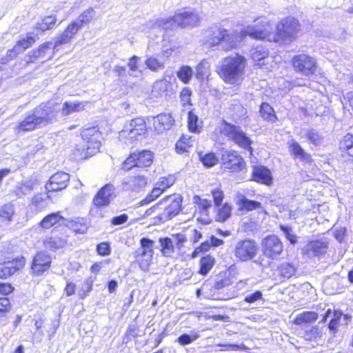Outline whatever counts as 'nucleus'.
Here are the masks:
<instances>
[{"label": "nucleus", "mask_w": 353, "mask_h": 353, "mask_svg": "<svg viewBox=\"0 0 353 353\" xmlns=\"http://www.w3.org/2000/svg\"><path fill=\"white\" fill-rule=\"evenodd\" d=\"M56 111L49 101L37 105L14 127L17 133L32 132L52 122Z\"/></svg>", "instance_id": "f257e3e1"}, {"label": "nucleus", "mask_w": 353, "mask_h": 353, "mask_svg": "<svg viewBox=\"0 0 353 353\" xmlns=\"http://www.w3.org/2000/svg\"><path fill=\"white\" fill-rule=\"evenodd\" d=\"M246 65V58L240 53H234L223 57L215 72L224 83L236 84L243 79Z\"/></svg>", "instance_id": "f03ea898"}, {"label": "nucleus", "mask_w": 353, "mask_h": 353, "mask_svg": "<svg viewBox=\"0 0 353 353\" xmlns=\"http://www.w3.org/2000/svg\"><path fill=\"white\" fill-rule=\"evenodd\" d=\"M301 27L297 17L292 15L284 17L277 22L272 40L281 45L291 43L298 38Z\"/></svg>", "instance_id": "7ed1b4c3"}, {"label": "nucleus", "mask_w": 353, "mask_h": 353, "mask_svg": "<svg viewBox=\"0 0 353 353\" xmlns=\"http://www.w3.org/2000/svg\"><path fill=\"white\" fill-rule=\"evenodd\" d=\"M148 117H137L129 120L119 133V138L125 143H133L147 137L149 126Z\"/></svg>", "instance_id": "20e7f679"}, {"label": "nucleus", "mask_w": 353, "mask_h": 353, "mask_svg": "<svg viewBox=\"0 0 353 353\" xmlns=\"http://www.w3.org/2000/svg\"><path fill=\"white\" fill-rule=\"evenodd\" d=\"M155 159L154 152L149 149L130 152L120 165V170L127 172L133 169L146 170L151 167Z\"/></svg>", "instance_id": "39448f33"}, {"label": "nucleus", "mask_w": 353, "mask_h": 353, "mask_svg": "<svg viewBox=\"0 0 353 353\" xmlns=\"http://www.w3.org/2000/svg\"><path fill=\"white\" fill-rule=\"evenodd\" d=\"M221 123L223 126L221 133L228 141H232L239 148L248 151L250 155L253 154L252 140L239 125L231 123L225 120H222Z\"/></svg>", "instance_id": "423d86ee"}, {"label": "nucleus", "mask_w": 353, "mask_h": 353, "mask_svg": "<svg viewBox=\"0 0 353 353\" xmlns=\"http://www.w3.org/2000/svg\"><path fill=\"white\" fill-rule=\"evenodd\" d=\"M248 163L237 150H225L221 156V169L230 174L246 173Z\"/></svg>", "instance_id": "0eeeda50"}, {"label": "nucleus", "mask_w": 353, "mask_h": 353, "mask_svg": "<svg viewBox=\"0 0 353 353\" xmlns=\"http://www.w3.org/2000/svg\"><path fill=\"white\" fill-rule=\"evenodd\" d=\"M272 23L265 17H257L254 21V25L248 26L246 30L241 32V37L249 36L255 40L273 42L274 32H272Z\"/></svg>", "instance_id": "6e6552de"}, {"label": "nucleus", "mask_w": 353, "mask_h": 353, "mask_svg": "<svg viewBox=\"0 0 353 353\" xmlns=\"http://www.w3.org/2000/svg\"><path fill=\"white\" fill-rule=\"evenodd\" d=\"M259 247L257 242L252 239L239 240L232 250L233 254L239 263L252 261L257 256Z\"/></svg>", "instance_id": "1a4fd4ad"}, {"label": "nucleus", "mask_w": 353, "mask_h": 353, "mask_svg": "<svg viewBox=\"0 0 353 353\" xmlns=\"http://www.w3.org/2000/svg\"><path fill=\"white\" fill-rule=\"evenodd\" d=\"M168 203L163 212L153 218L152 225H159L176 216L183 210V198L181 194H173L167 197Z\"/></svg>", "instance_id": "9d476101"}, {"label": "nucleus", "mask_w": 353, "mask_h": 353, "mask_svg": "<svg viewBox=\"0 0 353 353\" xmlns=\"http://www.w3.org/2000/svg\"><path fill=\"white\" fill-rule=\"evenodd\" d=\"M154 241L146 237L140 239L141 250L134 253V262L143 271H148L152 263Z\"/></svg>", "instance_id": "9b49d317"}, {"label": "nucleus", "mask_w": 353, "mask_h": 353, "mask_svg": "<svg viewBox=\"0 0 353 353\" xmlns=\"http://www.w3.org/2000/svg\"><path fill=\"white\" fill-rule=\"evenodd\" d=\"M210 194L212 196L214 205L216 207V221L219 223H223L232 215V205L228 202L222 204L225 194L221 185L212 189Z\"/></svg>", "instance_id": "f8f14e48"}, {"label": "nucleus", "mask_w": 353, "mask_h": 353, "mask_svg": "<svg viewBox=\"0 0 353 353\" xmlns=\"http://www.w3.org/2000/svg\"><path fill=\"white\" fill-rule=\"evenodd\" d=\"M291 65L294 72L305 77L315 74L317 69L315 59L305 53L294 55L291 59Z\"/></svg>", "instance_id": "ddd939ff"}, {"label": "nucleus", "mask_w": 353, "mask_h": 353, "mask_svg": "<svg viewBox=\"0 0 353 353\" xmlns=\"http://www.w3.org/2000/svg\"><path fill=\"white\" fill-rule=\"evenodd\" d=\"M193 204L194 206V216L196 221L203 225H208L212 223L210 210L214 203L212 201L204 196V195H194L193 196Z\"/></svg>", "instance_id": "4468645a"}, {"label": "nucleus", "mask_w": 353, "mask_h": 353, "mask_svg": "<svg viewBox=\"0 0 353 353\" xmlns=\"http://www.w3.org/2000/svg\"><path fill=\"white\" fill-rule=\"evenodd\" d=\"M263 256L268 259L276 260L283 254L284 245L282 240L276 234H268L261 243Z\"/></svg>", "instance_id": "2eb2a0df"}, {"label": "nucleus", "mask_w": 353, "mask_h": 353, "mask_svg": "<svg viewBox=\"0 0 353 353\" xmlns=\"http://www.w3.org/2000/svg\"><path fill=\"white\" fill-rule=\"evenodd\" d=\"M52 257L44 250H39L33 255L30 265V272L33 276H42L48 272L52 265Z\"/></svg>", "instance_id": "dca6fc26"}, {"label": "nucleus", "mask_w": 353, "mask_h": 353, "mask_svg": "<svg viewBox=\"0 0 353 353\" xmlns=\"http://www.w3.org/2000/svg\"><path fill=\"white\" fill-rule=\"evenodd\" d=\"M233 37L229 30L221 27L215 26L211 30L208 37V42L210 46H216L223 43H228V45L223 48V51L229 52L235 49L236 45L233 43Z\"/></svg>", "instance_id": "f3484780"}, {"label": "nucleus", "mask_w": 353, "mask_h": 353, "mask_svg": "<svg viewBox=\"0 0 353 353\" xmlns=\"http://www.w3.org/2000/svg\"><path fill=\"white\" fill-rule=\"evenodd\" d=\"M82 144H76L72 148L73 157L79 160L91 158L100 152L101 141H82Z\"/></svg>", "instance_id": "a211bd4d"}, {"label": "nucleus", "mask_w": 353, "mask_h": 353, "mask_svg": "<svg viewBox=\"0 0 353 353\" xmlns=\"http://www.w3.org/2000/svg\"><path fill=\"white\" fill-rule=\"evenodd\" d=\"M38 37L32 32H28L26 37L17 40L14 46L9 49L6 52V59L10 61L17 57V55L26 50L30 48L36 43Z\"/></svg>", "instance_id": "6ab92c4d"}, {"label": "nucleus", "mask_w": 353, "mask_h": 353, "mask_svg": "<svg viewBox=\"0 0 353 353\" xmlns=\"http://www.w3.org/2000/svg\"><path fill=\"white\" fill-rule=\"evenodd\" d=\"M114 187L108 183L101 187L95 194L92 199V208L100 210L108 207L114 197Z\"/></svg>", "instance_id": "aec40b11"}, {"label": "nucleus", "mask_w": 353, "mask_h": 353, "mask_svg": "<svg viewBox=\"0 0 353 353\" xmlns=\"http://www.w3.org/2000/svg\"><path fill=\"white\" fill-rule=\"evenodd\" d=\"M173 16L177 28L195 27L201 21L197 12L187 10L186 8L175 12Z\"/></svg>", "instance_id": "412c9836"}, {"label": "nucleus", "mask_w": 353, "mask_h": 353, "mask_svg": "<svg viewBox=\"0 0 353 353\" xmlns=\"http://www.w3.org/2000/svg\"><path fill=\"white\" fill-rule=\"evenodd\" d=\"M68 220L62 215L61 212H53L44 216L39 222V226L43 230H55L67 226Z\"/></svg>", "instance_id": "4be33fe9"}, {"label": "nucleus", "mask_w": 353, "mask_h": 353, "mask_svg": "<svg viewBox=\"0 0 353 353\" xmlns=\"http://www.w3.org/2000/svg\"><path fill=\"white\" fill-rule=\"evenodd\" d=\"M250 181L267 186L273 185V176L270 169L263 165H255L252 168Z\"/></svg>", "instance_id": "5701e85b"}, {"label": "nucleus", "mask_w": 353, "mask_h": 353, "mask_svg": "<svg viewBox=\"0 0 353 353\" xmlns=\"http://www.w3.org/2000/svg\"><path fill=\"white\" fill-rule=\"evenodd\" d=\"M329 241L325 239H312L307 241L304 254L316 257L325 256L329 249Z\"/></svg>", "instance_id": "b1692460"}, {"label": "nucleus", "mask_w": 353, "mask_h": 353, "mask_svg": "<svg viewBox=\"0 0 353 353\" xmlns=\"http://www.w3.org/2000/svg\"><path fill=\"white\" fill-rule=\"evenodd\" d=\"M70 181V175L65 172H57L48 179L46 188L48 192H54L64 190Z\"/></svg>", "instance_id": "393cba45"}, {"label": "nucleus", "mask_w": 353, "mask_h": 353, "mask_svg": "<svg viewBox=\"0 0 353 353\" xmlns=\"http://www.w3.org/2000/svg\"><path fill=\"white\" fill-rule=\"evenodd\" d=\"M338 150L341 158L353 163V133L347 132L339 139Z\"/></svg>", "instance_id": "a878e982"}, {"label": "nucleus", "mask_w": 353, "mask_h": 353, "mask_svg": "<svg viewBox=\"0 0 353 353\" xmlns=\"http://www.w3.org/2000/svg\"><path fill=\"white\" fill-rule=\"evenodd\" d=\"M174 123L175 120L170 112H162L153 117V127L157 133L169 130Z\"/></svg>", "instance_id": "bb28decb"}, {"label": "nucleus", "mask_w": 353, "mask_h": 353, "mask_svg": "<svg viewBox=\"0 0 353 353\" xmlns=\"http://www.w3.org/2000/svg\"><path fill=\"white\" fill-rule=\"evenodd\" d=\"M81 28L74 21L70 22L63 32L57 37L54 48L70 43L78 33Z\"/></svg>", "instance_id": "cd10ccee"}, {"label": "nucleus", "mask_w": 353, "mask_h": 353, "mask_svg": "<svg viewBox=\"0 0 353 353\" xmlns=\"http://www.w3.org/2000/svg\"><path fill=\"white\" fill-rule=\"evenodd\" d=\"M290 155L294 159H299L304 164H311L313 159L310 153H307L302 146L296 141H292L288 145Z\"/></svg>", "instance_id": "c85d7f7f"}, {"label": "nucleus", "mask_w": 353, "mask_h": 353, "mask_svg": "<svg viewBox=\"0 0 353 353\" xmlns=\"http://www.w3.org/2000/svg\"><path fill=\"white\" fill-rule=\"evenodd\" d=\"M290 155L294 159H299L304 164H311L313 159L310 153H307L302 146L296 141H292L288 145Z\"/></svg>", "instance_id": "c756f323"}, {"label": "nucleus", "mask_w": 353, "mask_h": 353, "mask_svg": "<svg viewBox=\"0 0 353 353\" xmlns=\"http://www.w3.org/2000/svg\"><path fill=\"white\" fill-rule=\"evenodd\" d=\"M290 155L294 159H299L304 164H311L313 159L310 153H307L302 146L296 141H292L288 145Z\"/></svg>", "instance_id": "7c9ffc66"}, {"label": "nucleus", "mask_w": 353, "mask_h": 353, "mask_svg": "<svg viewBox=\"0 0 353 353\" xmlns=\"http://www.w3.org/2000/svg\"><path fill=\"white\" fill-rule=\"evenodd\" d=\"M80 137L82 141H101L102 132L97 125L83 127L80 130Z\"/></svg>", "instance_id": "2f4dec72"}, {"label": "nucleus", "mask_w": 353, "mask_h": 353, "mask_svg": "<svg viewBox=\"0 0 353 353\" xmlns=\"http://www.w3.org/2000/svg\"><path fill=\"white\" fill-rule=\"evenodd\" d=\"M4 261L12 276L24 270L27 263L26 258L23 255H18Z\"/></svg>", "instance_id": "473e14b6"}, {"label": "nucleus", "mask_w": 353, "mask_h": 353, "mask_svg": "<svg viewBox=\"0 0 353 353\" xmlns=\"http://www.w3.org/2000/svg\"><path fill=\"white\" fill-rule=\"evenodd\" d=\"M318 318L319 315L314 311H303L294 317L292 323L294 325L302 327L314 323Z\"/></svg>", "instance_id": "72a5a7b5"}, {"label": "nucleus", "mask_w": 353, "mask_h": 353, "mask_svg": "<svg viewBox=\"0 0 353 353\" xmlns=\"http://www.w3.org/2000/svg\"><path fill=\"white\" fill-rule=\"evenodd\" d=\"M42 244L46 250L56 252L66 245L67 240L61 236H50L43 239Z\"/></svg>", "instance_id": "f704fd0d"}, {"label": "nucleus", "mask_w": 353, "mask_h": 353, "mask_svg": "<svg viewBox=\"0 0 353 353\" xmlns=\"http://www.w3.org/2000/svg\"><path fill=\"white\" fill-rule=\"evenodd\" d=\"M187 128L190 132L194 134H200L203 130V122L199 119L193 110L188 112Z\"/></svg>", "instance_id": "c9c22d12"}, {"label": "nucleus", "mask_w": 353, "mask_h": 353, "mask_svg": "<svg viewBox=\"0 0 353 353\" xmlns=\"http://www.w3.org/2000/svg\"><path fill=\"white\" fill-rule=\"evenodd\" d=\"M215 263L216 259L212 255L206 254L202 256L199 261L197 273L203 276H206L212 270Z\"/></svg>", "instance_id": "e433bc0d"}, {"label": "nucleus", "mask_w": 353, "mask_h": 353, "mask_svg": "<svg viewBox=\"0 0 353 353\" xmlns=\"http://www.w3.org/2000/svg\"><path fill=\"white\" fill-rule=\"evenodd\" d=\"M199 160L202 165L207 168H210L216 165L219 162V157L216 152L208 151L204 152L199 151L197 152Z\"/></svg>", "instance_id": "4c0bfd02"}, {"label": "nucleus", "mask_w": 353, "mask_h": 353, "mask_svg": "<svg viewBox=\"0 0 353 353\" xmlns=\"http://www.w3.org/2000/svg\"><path fill=\"white\" fill-rule=\"evenodd\" d=\"M296 267L293 263L283 262L276 268L278 276L283 279H288L295 275Z\"/></svg>", "instance_id": "58836bf2"}, {"label": "nucleus", "mask_w": 353, "mask_h": 353, "mask_svg": "<svg viewBox=\"0 0 353 353\" xmlns=\"http://www.w3.org/2000/svg\"><path fill=\"white\" fill-rule=\"evenodd\" d=\"M192 137L183 134L175 143V150L177 154L188 152L193 146Z\"/></svg>", "instance_id": "ea45409f"}, {"label": "nucleus", "mask_w": 353, "mask_h": 353, "mask_svg": "<svg viewBox=\"0 0 353 353\" xmlns=\"http://www.w3.org/2000/svg\"><path fill=\"white\" fill-rule=\"evenodd\" d=\"M323 329L318 325H313L303 333V338L310 342H318L323 340Z\"/></svg>", "instance_id": "a19ab883"}, {"label": "nucleus", "mask_w": 353, "mask_h": 353, "mask_svg": "<svg viewBox=\"0 0 353 353\" xmlns=\"http://www.w3.org/2000/svg\"><path fill=\"white\" fill-rule=\"evenodd\" d=\"M237 205L239 210L242 212H250L262 208L261 202L256 200L249 199L245 196H241L239 199Z\"/></svg>", "instance_id": "79ce46f5"}, {"label": "nucleus", "mask_w": 353, "mask_h": 353, "mask_svg": "<svg viewBox=\"0 0 353 353\" xmlns=\"http://www.w3.org/2000/svg\"><path fill=\"white\" fill-rule=\"evenodd\" d=\"M57 21V19L55 15L45 16L40 21L36 23L34 29L37 32H44L52 29L55 26Z\"/></svg>", "instance_id": "37998d69"}, {"label": "nucleus", "mask_w": 353, "mask_h": 353, "mask_svg": "<svg viewBox=\"0 0 353 353\" xmlns=\"http://www.w3.org/2000/svg\"><path fill=\"white\" fill-rule=\"evenodd\" d=\"M343 315V312L339 310H334L332 312V318L327 324V328L332 336H335L339 331Z\"/></svg>", "instance_id": "c03bdc74"}, {"label": "nucleus", "mask_w": 353, "mask_h": 353, "mask_svg": "<svg viewBox=\"0 0 353 353\" xmlns=\"http://www.w3.org/2000/svg\"><path fill=\"white\" fill-rule=\"evenodd\" d=\"M259 112L261 117L268 122L275 123L278 121V117L274 108L267 102L261 103Z\"/></svg>", "instance_id": "a18cd8bd"}, {"label": "nucleus", "mask_w": 353, "mask_h": 353, "mask_svg": "<svg viewBox=\"0 0 353 353\" xmlns=\"http://www.w3.org/2000/svg\"><path fill=\"white\" fill-rule=\"evenodd\" d=\"M268 50L262 46H257L251 50L250 57L258 65H262L263 63L261 61L268 58Z\"/></svg>", "instance_id": "49530a36"}, {"label": "nucleus", "mask_w": 353, "mask_h": 353, "mask_svg": "<svg viewBox=\"0 0 353 353\" xmlns=\"http://www.w3.org/2000/svg\"><path fill=\"white\" fill-rule=\"evenodd\" d=\"M161 252L163 256L171 257L174 253V245L172 239L169 237L160 238Z\"/></svg>", "instance_id": "de8ad7c7"}, {"label": "nucleus", "mask_w": 353, "mask_h": 353, "mask_svg": "<svg viewBox=\"0 0 353 353\" xmlns=\"http://www.w3.org/2000/svg\"><path fill=\"white\" fill-rule=\"evenodd\" d=\"M86 103V101H77L74 103L65 101L63 105L62 111L65 115H68L76 112H80L85 109Z\"/></svg>", "instance_id": "09e8293b"}, {"label": "nucleus", "mask_w": 353, "mask_h": 353, "mask_svg": "<svg viewBox=\"0 0 353 353\" xmlns=\"http://www.w3.org/2000/svg\"><path fill=\"white\" fill-rule=\"evenodd\" d=\"M130 186L133 190L139 191L148 184V177L142 174H138L130 178Z\"/></svg>", "instance_id": "8fccbe9b"}, {"label": "nucleus", "mask_w": 353, "mask_h": 353, "mask_svg": "<svg viewBox=\"0 0 353 353\" xmlns=\"http://www.w3.org/2000/svg\"><path fill=\"white\" fill-rule=\"evenodd\" d=\"M165 191L157 184L154 183L152 189L149 193L140 201L141 205L149 204L159 198Z\"/></svg>", "instance_id": "3c124183"}, {"label": "nucleus", "mask_w": 353, "mask_h": 353, "mask_svg": "<svg viewBox=\"0 0 353 353\" xmlns=\"http://www.w3.org/2000/svg\"><path fill=\"white\" fill-rule=\"evenodd\" d=\"M176 76L183 83L188 84L193 76L192 69L189 65H182L176 72Z\"/></svg>", "instance_id": "603ef678"}, {"label": "nucleus", "mask_w": 353, "mask_h": 353, "mask_svg": "<svg viewBox=\"0 0 353 353\" xmlns=\"http://www.w3.org/2000/svg\"><path fill=\"white\" fill-rule=\"evenodd\" d=\"M154 26L165 30H173L177 28L174 16L157 19L154 22Z\"/></svg>", "instance_id": "864d4df0"}, {"label": "nucleus", "mask_w": 353, "mask_h": 353, "mask_svg": "<svg viewBox=\"0 0 353 353\" xmlns=\"http://www.w3.org/2000/svg\"><path fill=\"white\" fill-rule=\"evenodd\" d=\"M94 10L88 8L81 12L78 17L73 20L81 28L91 22L93 19Z\"/></svg>", "instance_id": "5fc2aeb1"}, {"label": "nucleus", "mask_w": 353, "mask_h": 353, "mask_svg": "<svg viewBox=\"0 0 353 353\" xmlns=\"http://www.w3.org/2000/svg\"><path fill=\"white\" fill-rule=\"evenodd\" d=\"M70 223L71 230L76 234H85L88 229V225L83 219L77 218L76 219L71 220Z\"/></svg>", "instance_id": "6e6d98bb"}, {"label": "nucleus", "mask_w": 353, "mask_h": 353, "mask_svg": "<svg viewBox=\"0 0 353 353\" xmlns=\"http://www.w3.org/2000/svg\"><path fill=\"white\" fill-rule=\"evenodd\" d=\"M171 85V83L165 80L160 79L155 81L153 85V92L157 93V95L159 96H167L169 95L168 88Z\"/></svg>", "instance_id": "4d7b16f0"}, {"label": "nucleus", "mask_w": 353, "mask_h": 353, "mask_svg": "<svg viewBox=\"0 0 353 353\" xmlns=\"http://www.w3.org/2000/svg\"><path fill=\"white\" fill-rule=\"evenodd\" d=\"M14 215V208L11 203H6L0 208V220L10 222Z\"/></svg>", "instance_id": "13d9d810"}, {"label": "nucleus", "mask_w": 353, "mask_h": 353, "mask_svg": "<svg viewBox=\"0 0 353 353\" xmlns=\"http://www.w3.org/2000/svg\"><path fill=\"white\" fill-rule=\"evenodd\" d=\"M176 180V178L174 174H169L166 176H161L155 183L165 191L174 185Z\"/></svg>", "instance_id": "bf43d9fd"}, {"label": "nucleus", "mask_w": 353, "mask_h": 353, "mask_svg": "<svg viewBox=\"0 0 353 353\" xmlns=\"http://www.w3.org/2000/svg\"><path fill=\"white\" fill-rule=\"evenodd\" d=\"M96 252L97 255L105 257L112 253L111 243L109 241H102L96 245Z\"/></svg>", "instance_id": "052dcab7"}, {"label": "nucleus", "mask_w": 353, "mask_h": 353, "mask_svg": "<svg viewBox=\"0 0 353 353\" xmlns=\"http://www.w3.org/2000/svg\"><path fill=\"white\" fill-rule=\"evenodd\" d=\"M305 138L310 143L316 146L320 145L323 139V136L314 129H310L307 131Z\"/></svg>", "instance_id": "680f3d73"}, {"label": "nucleus", "mask_w": 353, "mask_h": 353, "mask_svg": "<svg viewBox=\"0 0 353 353\" xmlns=\"http://www.w3.org/2000/svg\"><path fill=\"white\" fill-rule=\"evenodd\" d=\"M12 309V303L8 297L0 296V318L6 317Z\"/></svg>", "instance_id": "e2e57ef3"}, {"label": "nucleus", "mask_w": 353, "mask_h": 353, "mask_svg": "<svg viewBox=\"0 0 353 353\" xmlns=\"http://www.w3.org/2000/svg\"><path fill=\"white\" fill-rule=\"evenodd\" d=\"M145 64L149 70L157 72L164 67L163 63L154 57H149L145 60Z\"/></svg>", "instance_id": "0e129e2a"}, {"label": "nucleus", "mask_w": 353, "mask_h": 353, "mask_svg": "<svg viewBox=\"0 0 353 353\" xmlns=\"http://www.w3.org/2000/svg\"><path fill=\"white\" fill-rule=\"evenodd\" d=\"M47 200V196L43 192L35 194L31 199V205L37 208H43L45 206V202Z\"/></svg>", "instance_id": "69168bd1"}, {"label": "nucleus", "mask_w": 353, "mask_h": 353, "mask_svg": "<svg viewBox=\"0 0 353 353\" xmlns=\"http://www.w3.org/2000/svg\"><path fill=\"white\" fill-rule=\"evenodd\" d=\"M212 245L209 241H205L202 242L199 246L196 247L193 252L191 253V258L194 259L201 253H205L210 250Z\"/></svg>", "instance_id": "338daca9"}, {"label": "nucleus", "mask_w": 353, "mask_h": 353, "mask_svg": "<svg viewBox=\"0 0 353 353\" xmlns=\"http://www.w3.org/2000/svg\"><path fill=\"white\" fill-rule=\"evenodd\" d=\"M52 43L50 41L41 43L36 50H33L34 55L37 58H44L47 51L52 48Z\"/></svg>", "instance_id": "774afa93"}]
</instances>
